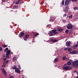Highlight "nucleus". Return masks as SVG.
Here are the masks:
<instances>
[{"label":"nucleus","instance_id":"nucleus-45","mask_svg":"<svg viewBox=\"0 0 78 78\" xmlns=\"http://www.w3.org/2000/svg\"><path fill=\"white\" fill-rule=\"evenodd\" d=\"M76 71H74V72L75 73H76Z\"/></svg>","mask_w":78,"mask_h":78},{"label":"nucleus","instance_id":"nucleus-2","mask_svg":"<svg viewBox=\"0 0 78 78\" xmlns=\"http://www.w3.org/2000/svg\"><path fill=\"white\" fill-rule=\"evenodd\" d=\"M66 27L69 30H72L73 28V26L71 23H69L66 25Z\"/></svg>","mask_w":78,"mask_h":78},{"label":"nucleus","instance_id":"nucleus-35","mask_svg":"<svg viewBox=\"0 0 78 78\" xmlns=\"http://www.w3.org/2000/svg\"><path fill=\"white\" fill-rule=\"evenodd\" d=\"M67 16V14H65L63 15V17H66V16Z\"/></svg>","mask_w":78,"mask_h":78},{"label":"nucleus","instance_id":"nucleus-37","mask_svg":"<svg viewBox=\"0 0 78 78\" xmlns=\"http://www.w3.org/2000/svg\"><path fill=\"white\" fill-rule=\"evenodd\" d=\"M9 61V60H7V61L6 62V63H8V62Z\"/></svg>","mask_w":78,"mask_h":78},{"label":"nucleus","instance_id":"nucleus-32","mask_svg":"<svg viewBox=\"0 0 78 78\" xmlns=\"http://www.w3.org/2000/svg\"><path fill=\"white\" fill-rule=\"evenodd\" d=\"M71 0L73 2H75V0H69V1H70Z\"/></svg>","mask_w":78,"mask_h":78},{"label":"nucleus","instance_id":"nucleus-46","mask_svg":"<svg viewBox=\"0 0 78 78\" xmlns=\"http://www.w3.org/2000/svg\"><path fill=\"white\" fill-rule=\"evenodd\" d=\"M76 78H78V76H77Z\"/></svg>","mask_w":78,"mask_h":78},{"label":"nucleus","instance_id":"nucleus-15","mask_svg":"<svg viewBox=\"0 0 78 78\" xmlns=\"http://www.w3.org/2000/svg\"><path fill=\"white\" fill-rule=\"evenodd\" d=\"M20 0H18L17 2L16 3V5H18V4L19 3V2H20Z\"/></svg>","mask_w":78,"mask_h":78},{"label":"nucleus","instance_id":"nucleus-23","mask_svg":"<svg viewBox=\"0 0 78 78\" xmlns=\"http://www.w3.org/2000/svg\"><path fill=\"white\" fill-rule=\"evenodd\" d=\"M54 61L55 62H58V59L56 58L55 59Z\"/></svg>","mask_w":78,"mask_h":78},{"label":"nucleus","instance_id":"nucleus-18","mask_svg":"<svg viewBox=\"0 0 78 78\" xmlns=\"http://www.w3.org/2000/svg\"><path fill=\"white\" fill-rule=\"evenodd\" d=\"M71 53L73 54L74 53H76V51H73L71 52Z\"/></svg>","mask_w":78,"mask_h":78},{"label":"nucleus","instance_id":"nucleus-44","mask_svg":"<svg viewBox=\"0 0 78 78\" xmlns=\"http://www.w3.org/2000/svg\"><path fill=\"white\" fill-rule=\"evenodd\" d=\"M9 78H13V77H9Z\"/></svg>","mask_w":78,"mask_h":78},{"label":"nucleus","instance_id":"nucleus-26","mask_svg":"<svg viewBox=\"0 0 78 78\" xmlns=\"http://www.w3.org/2000/svg\"><path fill=\"white\" fill-rule=\"evenodd\" d=\"M65 32L66 33H69V30L67 29L66 30Z\"/></svg>","mask_w":78,"mask_h":78},{"label":"nucleus","instance_id":"nucleus-38","mask_svg":"<svg viewBox=\"0 0 78 78\" xmlns=\"http://www.w3.org/2000/svg\"><path fill=\"white\" fill-rule=\"evenodd\" d=\"M5 50L7 51V50H8V48H7L5 49Z\"/></svg>","mask_w":78,"mask_h":78},{"label":"nucleus","instance_id":"nucleus-22","mask_svg":"<svg viewBox=\"0 0 78 78\" xmlns=\"http://www.w3.org/2000/svg\"><path fill=\"white\" fill-rule=\"evenodd\" d=\"M69 49V47H67V48H64V50H67Z\"/></svg>","mask_w":78,"mask_h":78},{"label":"nucleus","instance_id":"nucleus-10","mask_svg":"<svg viewBox=\"0 0 78 78\" xmlns=\"http://www.w3.org/2000/svg\"><path fill=\"white\" fill-rule=\"evenodd\" d=\"M52 32L53 33V34H56L58 33V32L56 31V30H53Z\"/></svg>","mask_w":78,"mask_h":78},{"label":"nucleus","instance_id":"nucleus-42","mask_svg":"<svg viewBox=\"0 0 78 78\" xmlns=\"http://www.w3.org/2000/svg\"><path fill=\"white\" fill-rule=\"evenodd\" d=\"M39 35V34H37L36 35V36H37V35Z\"/></svg>","mask_w":78,"mask_h":78},{"label":"nucleus","instance_id":"nucleus-17","mask_svg":"<svg viewBox=\"0 0 78 78\" xmlns=\"http://www.w3.org/2000/svg\"><path fill=\"white\" fill-rule=\"evenodd\" d=\"M52 42H57V41H58V40L56 39L52 40Z\"/></svg>","mask_w":78,"mask_h":78},{"label":"nucleus","instance_id":"nucleus-49","mask_svg":"<svg viewBox=\"0 0 78 78\" xmlns=\"http://www.w3.org/2000/svg\"><path fill=\"white\" fill-rule=\"evenodd\" d=\"M65 65H66V64H65Z\"/></svg>","mask_w":78,"mask_h":78},{"label":"nucleus","instance_id":"nucleus-34","mask_svg":"<svg viewBox=\"0 0 78 78\" xmlns=\"http://www.w3.org/2000/svg\"><path fill=\"white\" fill-rule=\"evenodd\" d=\"M78 45V44H76L74 46V47H77Z\"/></svg>","mask_w":78,"mask_h":78},{"label":"nucleus","instance_id":"nucleus-33","mask_svg":"<svg viewBox=\"0 0 78 78\" xmlns=\"http://www.w3.org/2000/svg\"><path fill=\"white\" fill-rule=\"evenodd\" d=\"M3 47H4V48H5L7 47V45H5L3 46Z\"/></svg>","mask_w":78,"mask_h":78},{"label":"nucleus","instance_id":"nucleus-19","mask_svg":"<svg viewBox=\"0 0 78 78\" xmlns=\"http://www.w3.org/2000/svg\"><path fill=\"white\" fill-rule=\"evenodd\" d=\"M18 8V7L17 6V5H14L13 6V8L14 9H16V8Z\"/></svg>","mask_w":78,"mask_h":78},{"label":"nucleus","instance_id":"nucleus-21","mask_svg":"<svg viewBox=\"0 0 78 78\" xmlns=\"http://www.w3.org/2000/svg\"><path fill=\"white\" fill-rule=\"evenodd\" d=\"M13 60L16 61L17 59V57H14L13 58Z\"/></svg>","mask_w":78,"mask_h":78},{"label":"nucleus","instance_id":"nucleus-14","mask_svg":"<svg viewBox=\"0 0 78 78\" xmlns=\"http://www.w3.org/2000/svg\"><path fill=\"white\" fill-rule=\"evenodd\" d=\"M10 53H11V51H10V50H8L6 52V54L9 55V54H10Z\"/></svg>","mask_w":78,"mask_h":78},{"label":"nucleus","instance_id":"nucleus-39","mask_svg":"<svg viewBox=\"0 0 78 78\" xmlns=\"http://www.w3.org/2000/svg\"><path fill=\"white\" fill-rule=\"evenodd\" d=\"M2 67H5V65H3L2 66Z\"/></svg>","mask_w":78,"mask_h":78},{"label":"nucleus","instance_id":"nucleus-11","mask_svg":"<svg viewBox=\"0 0 78 78\" xmlns=\"http://www.w3.org/2000/svg\"><path fill=\"white\" fill-rule=\"evenodd\" d=\"M2 72L4 74V75H6V71L5 70V69H2Z\"/></svg>","mask_w":78,"mask_h":78},{"label":"nucleus","instance_id":"nucleus-43","mask_svg":"<svg viewBox=\"0 0 78 78\" xmlns=\"http://www.w3.org/2000/svg\"><path fill=\"white\" fill-rule=\"evenodd\" d=\"M6 51H7L5 49V50H4V51L5 53V52Z\"/></svg>","mask_w":78,"mask_h":78},{"label":"nucleus","instance_id":"nucleus-27","mask_svg":"<svg viewBox=\"0 0 78 78\" xmlns=\"http://www.w3.org/2000/svg\"><path fill=\"white\" fill-rule=\"evenodd\" d=\"M63 30L62 29H59L58 30V31L60 32L62 31Z\"/></svg>","mask_w":78,"mask_h":78},{"label":"nucleus","instance_id":"nucleus-25","mask_svg":"<svg viewBox=\"0 0 78 78\" xmlns=\"http://www.w3.org/2000/svg\"><path fill=\"white\" fill-rule=\"evenodd\" d=\"M64 5V0H63L62 2V5Z\"/></svg>","mask_w":78,"mask_h":78},{"label":"nucleus","instance_id":"nucleus-28","mask_svg":"<svg viewBox=\"0 0 78 78\" xmlns=\"http://www.w3.org/2000/svg\"><path fill=\"white\" fill-rule=\"evenodd\" d=\"M77 9V7H74L73 8V9H74V10H76Z\"/></svg>","mask_w":78,"mask_h":78},{"label":"nucleus","instance_id":"nucleus-24","mask_svg":"<svg viewBox=\"0 0 78 78\" xmlns=\"http://www.w3.org/2000/svg\"><path fill=\"white\" fill-rule=\"evenodd\" d=\"M16 66H15L13 67L12 68V69H13V70H14V69H16Z\"/></svg>","mask_w":78,"mask_h":78},{"label":"nucleus","instance_id":"nucleus-50","mask_svg":"<svg viewBox=\"0 0 78 78\" xmlns=\"http://www.w3.org/2000/svg\"><path fill=\"white\" fill-rule=\"evenodd\" d=\"M65 65H66V64H65Z\"/></svg>","mask_w":78,"mask_h":78},{"label":"nucleus","instance_id":"nucleus-16","mask_svg":"<svg viewBox=\"0 0 78 78\" xmlns=\"http://www.w3.org/2000/svg\"><path fill=\"white\" fill-rule=\"evenodd\" d=\"M67 17H68L69 19H72V17H73V15H70V16H68Z\"/></svg>","mask_w":78,"mask_h":78},{"label":"nucleus","instance_id":"nucleus-48","mask_svg":"<svg viewBox=\"0 0 78 78\" xmlns=\"http://www.w3.org/2000/svg\"><path fill=\"white\" fill-rule=\"evenodd\" d=\"M78 41L77 42V43L78 44Z\"/></svg>","mask_w":78,"mask_h":78},{"label":"nucleus","instance_id":"nucleus-20","mask_svg":"<svg viewBox=\"0 0 78 78\" xmlns=\"http://www.w3.org/2000/svg\"><path fill=\"white\" fill-rule=\"evenodd\" d=\"M62 59L63 60H66V59H67V58H66V57L64 56L62 57Z\"/></svg>","mask_w":78,"mask_h":78},{"label":"nucleus","instance_id":"nucleus-7","mask_svg":"<svg viewBox=\"0 0 78 78\" xmlns=\"http://www.w3.org/2000/svg\"><path fill=\"white\" fill-rule=\"evenodd\" d=\"M15 71L16 72L18 73H20V71L18 68L15 69Z\"/></svg>","mask_w":78,"mask_h":78},{"label":"nucleus","instance_id":"nucleus-30","mask_svg":"<svg viewBox=\"0 0 78 78\" xmlns=\"http://www.w3.org/2000/svg\"><path fill=\"white\" fill-rule=\"evenodd\" d=\"M9 54H6V58H8L9 57Z\"/></svg>","mask_w":78,"mask_h":78},{"label":"nucleus","instance_id":"nucleus-6","mask_svg":"<svg viewBox=\"0 0 78 78\" xmlns=\"http://www.w3.org/2000/svg\"><path fill=\"white\" fill-rule=\"evenodd\" d=\"M29 35L28 34H26L25 35V38H24V41H27L29 37Z\"/></svg>","mask_w":78,"mask_h":78},{"label":"nucleus","instance_id":"nucleus-31","mask_svg":"<svg viewBox=\"0 0 78 78\" xmlns=\"http://www.w3.org/2000/svg\"><path fill=\"white\" fill-rule=\"evenodd\" d=\"M62 22H64V23H66V20H62Z\"/></svg>","mask_w":78,"mask_h":78},{"label":"nucleus","instance_id":"nucleus-12","mask_svg":"<svg viewBox=\"0 0 78 78\" xmlns=\"http://www.w3.org/2000/svg\"><path fill=\"white\" fill-rule=\"evenodd\" d=\"M49 35H50V36H53V31H50L49 32V33H48Z\"/></svg>","mask_w":78,"mask_h":78},{"label":"nucleus","instance_id":"nucleus-47","mask_svg":"<svg viewBox=\"0 0 78 78\" xmlns=\"http://www.w3.org/2000/svg\"><path fill=\"white\" fill-rule=\"evenodd\" d=\"M77 0H75V2H76V1H77Z\"/></svg>","mask_w":78,"mask_h":78},{"label":"nucleus","instance_id":"nucleus-3","mask_svg":"<svg viewBox=\"0 0 78 78\" xmlns=\"http://www.w3.org/2000/svg\"><path fill=\"white\" fill-rule=\"evenodd\" d=\"M70 44H71V43L70 41H67L66 43V46L67 47H70Z\"/></svg>","mask_w":78,"mask_h":78},{"label":"nucleus","instance_id":"nucleus-36","mask_svg":"<svg viewBox=\"0 0 78 78\" xmlns=\"http://www.w3.org/2000/svg\"><path fill=\"white\" fill-rule=\"evenodd\" d=\"M2 47H0V51H2Z\"/></svg>","mask_w":78,"mask_h":78},{"label":"nucleus","instance_id":"nucleus-29","mask_svg":"<svg viewBox=\"0 0 78 78\" xmlns=\"http://www.w3.org/2000/svg\"><path fill=\"white\" fill-rule=\"evenodd\" d=\"M69 50H68V51L69 52H70V51H72V48H69L68 49Z\"/></svg>","mask_w":78,"mask_h":78},{"label":"nucleus","instance_id":"nucleus-9","mask_svg":"<svg viewBox=\"0 0 78 78\" xmlns=\"http://www.w3.org/2000/svg\"><path fill=\"white\" fill-rule=\"evenodd\" d=\"M24 34H25V33H24L23 32H22L20 33L19 34V36L20 37H22V36H23Z\"/></svg>","mask_w":78,"mask_h":78},{"label":"nucleus","instance_id":"nucleus-8","mask_svg":"<svg viewBox=\"0 0 78 78\" xmlns=\"http://www.w3.org/2000/svg\"><path fill=\"white\" fill-rule=\"evenodd\" d=\"M69 4V0H66L65 2V5H68Z\"/></svg>","mask_w":78,"mask_h":78},{"label":"nucleus","instance_id":"nucleus-41","mask_svg":"<svg viewBox=\"0 0 78 78\" xmlns=\"http://www.w3.org/2000/svg\"><path fill=\"white\" fill-rule=\"evenodd\" d=\"M19 69H21V67H20V66H19Z\"/></svg>","mask_w":78,"mask_h":78},{"label":"nucleus","instance_id":"nucleus-1","mask_svg":"<svg viewBox=\"0 0 78 78\" xmlns=\"http://www.w3.org/2000/svg\"><path fill=\"white\" fill-rule=\"evenodd\" d=\"M73 67H77L78 66V60L74 62L73 63Z\"/></svg>","mask_w":78,"mask_h":78},{"label":"nucleus","instance_id":"nucleus-13","mask_svg":"<svg viewBox=\"0 0 78 78\" xmlns=\"http://www.w3.org/2000/svg\"><path fill=\"white\" fill-rule=\"evenodd\" d=\"M71 62H72V60H70L67 63V64L68 66H70L71 64Z\"/></svg>","mask_w":78,"mask_h":78},{"label":"nucleus","instance_id":"nucleus-5","mask_svg":"<svg viewBox=\"0 0 78 78\" xmlns=\"http://www.w3.org/2000/svg\"><path fill=\"white\" fill-rule=\"evenodd\" d=\"M70 69V67L69 66H64L63 67V69L64 70H68V69Z\"/></svg>","mask_w":78,"mask_h":78},{"label":"nucleus","instance_id":"nucleus-4","mask_svg":"<svg viewBox=\"0 0 78 78\" xmlns=\"http://www.w3.org/2000/svg\"><path fill=\"white\" fill-rule=\"evenodd\" d=\"M68 10H69V7L68 6L66 7V9H64L63 11L67 13L68 12Z\"/></svg>","mask_w":78,"mask_h":78},{"label":"nucleus","instance_id":"nucleus-40","mask_svg":"<svg viewBox=\"0 0 78 78\" xmlns=\"http://www.w3.org/2000/svg\"><path fill=\"white\" fill-rule=\"evenodd\" d=\"M5 1V0H2V2H4Z\"/></svg>","mask_w":78,"mask_h":78}]
</instances>
